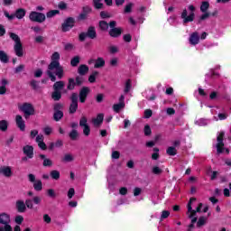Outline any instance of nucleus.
<instances>
[{
  "mask_svg": "<svg viewBox=\"0 0 231 231\" xmlns=\"http://www.w3.org/2000/svg\"><path fill=\"white\" fill-rule=\"evenodd\" d=\"M79 125H80V127L88 126V118H86V116L81 117V119L79 121Z\"/></svg>",
  "mask_w": 231,
  "mask_h": 231,
  "instance_id": "864d4df0",
  "label": "nucleus"
},
{
  "mask_svg": "<svg viewBox=\"0 0 231 231\" xmlns=\"http://www.w3.org/2000/svg\"><path fill=\"white\" fill-rule=\"evenodd\" d=\"M90 133L91 129L89 128V125L83 126V134H85V136H89Z\"/></svg>",
  "mask_w": 231,
  "mask_h": 231,
  "instance_id": "13d9d810",
  "label": "nucleus"
},
{
  "mask_svg": "<svg viewBox=\"0 0 231 231\" xmlns=\"http://www.w3.org/2000/svg\"><path fill=\"white\" fill-rule=\"evenodd\" d=\"M15 122L18 129L20 131H25L26 130V124L24 123V119H23V116L21 115H17L15 116Z\"/></svg>",
  "mask_w": 231,
  "mask_h": 231,
  "instance_id": "ddd939ff",
  "label": "nucleus"
},
{
  "mask_svg": "<svg viewBox=\"0 0 231 231\" xmlns=\"http://www.w3.org/2000/svg\"><path fill=\"white\" fill-rule=\"evenodd\" d=\"M29 19L32 23H44L46 21V15L42 13L32 11L29 14Z\"/></svg>",
  "mask_w": 231,
  "mask_h": 231,
  "instance_id": "6e6552de",
  "label": "nucleus"
},
{
  "mask_svg": "<svg viewBox=\"0 0 231 231\" xmlns=\"http://www.w3.org/2000/svg\"><path fill=\"white\" fill-rule=\"evenodd\" d=\"M106 66V60H104V58H97L96 60V63L94 64V68L100 69L104 68Z\"/></svg>",
  "mask_w": 231,
  "mask_h": 231,
  "instance_id": "4be33fe9",
  "label": "nucleus"
},
{
  "mask_svg": "<svg viewBox=\"0 0 231 231\" xmlns=\"http://www.w3.org/2000/svg\"><path fill=\"white\" fill-rule=\"evenodd\" d=\"M102 122H104V114H99L97 117L92 119V124L95 127H100V125H102Z\"/></svg>",
  "mask_w": 231,
  "mask_h": 231,
  "instance_id": "f3484780",
  "label": "nucleus"
},
{
  "mask_svg": "<svg viewBox=\"0 0 231 231\" xmlns=\"http://www.w3.org/2000/svg\"><path fill=\"white\" fill-rule=\"evenodd\" d=\"M39 158L42 161V165L44 167H53V161L48 158L45 154H40Z\"/></svg>",
  "mask_w": 231,
  "mask_h": 231,
  "instance_id": "2eb2a0df",
  "label": "nucleus"
},
{
  "mask_svg": "<svg viewBox=\"0 0 231 231\" xmlns=\"http://www.w3.org/2000/svg\"><path fill=\"white\" fill-rule=\"evenodd\" d=\"M89 91L90 89L88 87H84L79 91V101L81 102V104H84V102H86V98H88V95H89Z\"/></svg>",
  "mask_w": 231,
  "mask_h": 231,
  "instance_id": "4468645a",
  "label": "nucleus"
},
{
  "mask_svg": "<svg viewBox=\"0 0 231 231\" xmlns=\"http://www.w3.org/2000/svg\"><path fill=\"white\" fill-rule=\"evenodd\" d=\"M196 7L193 5H189L187 9H184L180 14V17L183 21V24L187 23H192L196 19Z\"/></svg>",
  "mask_w": 231,
  "mask_h": 231,
  "instance_id": "f03ea898",
  "label": "nucleus"
},
{
  "mask_svg": "<svg viewBox=\"0 0 231 231\" xmlns=\"http://www.w3.org/2000/svg\"><path fill=\"white\" fill-rule=\"evenodd\" d=\"M73 48H75V46L72 43H67L65 44V50L67 51H71V50H73Z\"/></svg>",
  "mask_w": 231,
  "mask_h": 231,
  "instance_id": "774afa93",
  "label": "nucleus"
},
{
  "mask_svg": "<svg viewBox=\"0 0 231 231\" xmlns=\"http://www.w3.org/2000/svg\"><path fill=\"white\" fill-rule=\"evenodd\" d=\"M89 71V68L87 65H80L78 69L79 75H86Z\"/></svg>",
  "mask_w": 231,
  "mask_h": 231,
  "instance_id": "bb28decb",
  "label": "nucleus"
},
{
  "mask_svg": "<svg viewBox=\"0 0 231 231\" xmlns=\"http://www.w3.org/2000/svg\"><path fill=\"white\" fill-rule=\"evenodd\" d=\"M59 14V10H51L47 13V17L51 19V17H55Z\"/></svg>",
  "mask_w": 231,
  "mask_h": 231,
  "instance_id": "49530a36",
  "label": "nucleus"
},
{
  "mask_svg": "<svg viewBox=\"0 0 231 231\" xmlns=\"http://www.w3.org/2000/svg\"><path fill=\"white\" fill-rule=\"evenodd\" d=\"M133 6H134L133 3L126 5L125 7V14H131L133 12Z\"/></svg>",
  "mask_w": 231,
  "mask_h": 231,
  "instance_id": "ea45409f",
  "label": "nucleus"
},
{
  "mask_svg": "<svg viewBox=\"0 0 231 231\" xmlns=\"http://www.w3.org/2000/svg\"><path fill=\"white\" fill-rule=\"evenodd\" d=\"M9 37L14 41V53L17 57H23V43L21 42V38L19 35L15 34L14 32H9Z\"/></svg>",
  "mask_w": 231,
  "mask_h": 231,
  "instance_id": "7ed1b4c3",
  "label": "nucleus"
},
{
  "mask_svg": "<svg viewBox=\"0 0 231 231\" xmlns=\"http://www.w3.org/2000/svg\"><path fill=\"white\" fill-rule=\"evenodd\" d=\"M47 194L50 198H56L57 194L55 193V189H50L47 190Z\"/></svg>",
  "mask_w": 231,
  "mask_h": 231,
  "instance_id": "e2e57ef3",
  "label": "nucleus"
},
{
  "mask_svg": "<svg viewBox=\"0 0 231 231\" xmlns=\"http://www.w3.org/2000/svg\"><path fill=\"white\" fill-rule=\"evenodd\" d=\"M46 73L51 79V82H55V80H57L56 77H58V79H62L64 77V68L60 66V62H51L48 66Z\"/></svg>",
  "mask_w": 231,
  "mask_h": 231,
  "instance_id": "f257e3e1",
  "label": "nucleus"
},
{
  "mask_svg": "<svg viewBox=\"0 0 231 231\" xmlns=\"http://www.w3.org/2000/svg\"><path fill=\"white\" fill-rule=\"evenodd\" d=\"M32 201L34 205H41V202L42 201V199L39 196H34L32 198Z\"/></svg>",
  "mask_w": 231,
  "mask_h": 231,
  "instance_id": "6e6d98bb",
  "label": "nucleus"
},
{
  "mask_svg": "<svg viewBox=\"0 0 231 231\" xmlns=\"http://www.w3.org/2000/svg\"><path fill=\"white\" fill-rule=\"evenodd\" d=\"M71 104H79V95L77 93H73L70 97Z\"/></svg>",
  "mask_w": 231,
  "mask_h": 231,
  "instance_id": "c03bdc74",
  "label": "nucleus"
},
{
  "mask_svg": "<svg viewBox=\"0 0 231 231\" xmlns=\"http://www.w3.org/2000/svg\"><path fill=\"white\" fill-rule=\"evenodd\" d=\"M166 152L169 156H176V154H178V150H176L175 146H170L166 150Z\"/></svg>",
  "mask_w": 231,
  "mask_h": 231,
  "instance_id": "a878e982",
  "label": "nucleus"
},
{
  "mask_svg": "<svg viewBox=\"0 0 231 231\" xmlns=\"http://www.w3.org/2000/svg\"><path fill=\"white\" fill-rule=\"evenodd\" d=\"M87 37L89 39H96L97 38V31H95V27H89L87 32Z\"/></svg>",
  "mask_w": 231,
  "mask_h": 231,
  "instance_id": "5701e85b",
  "label": "nucleus"
},
{
  "mask_svg": "<svg viewBox=\"0 0 231 231\" xmlns=\"http://www.w3.org/2000/svg\"><path fill=\"white\" fill-rule=\"evenodd\" d=\"M225 136V132H220V134L217 137V154H221L225 152V143H223V138Z\"/></svg>",
  "mask_w": 231,
  "mask_h": 231,
  "instance_id": "1a4fd4ad",
  "label": "nucleus"
},
{
  "mask_svg": "<svg viewBox=\"0 0 231 231\" xmlns=\"http://www.w3.org/2000/svg\"><path fill=\"white\" fill-rule=\"evenodd\" d=\"M77 109H79V103H71L69 106V113L73 115V113H77Z\"/></svg>",
  "mask_w": 231,
  "mask_h": 231,
  "instance_id": "f704fd0d",
  "label": "nucleus"
},
{
  "mask_svg": "<svg viewBox=\"0 0 231 231\" xmlns=\"http://www.w3.org/2000/svg\"><path fill=\"white\" fill-rule=\"evenodd\" d=\"M64 116V113L61 112H54L53 118L55 122H59L60 120H62V117Z\"/></svg>",
  "mask_w": 231,
  "mask_h": 231,
  "instance_id": "473e14b6",
  "label": "nucleus"
},
{
  "mask_svg": "<svg viewBox=\"0 0 231 231\" xmlns=\"http://www.w3.org/2000/svg\"><path fill=\"white\" fill-rule=\"evenodd\" d=\"M51 62H60L59 60H60V53L55 51L52 53V55L51 56Z\"/></svg>",
  "mask_w": 231,
  "mask_h": 231,
  "instance_id": "2f4dec72",
  "label": "nucleus"
},
{
  "mask_svg": "<svg viewBox=\"0 0 231 231\" xmlns=\"http://www.w3.org/2000/svg\"><path fill=\"white\" fill-rule=\"evenodd\" d=\"M51 98L55 101H59L60 98H62V94L59 90H54L52 92Z\"/></svg>",
  "mask_w": 231,
  "mask_h": 231,
  "instance_id": "c756f323",
  "label": "nucleus"
},
{
  "mask_svg": "<svg viewBox=\"0 0 231 231\" xmlns=\"http://www.w3.org/2000/svg\"><path fill=\"white\" fill-rule=\"evenodd\" d=\"M97 77H98V71H94L88 78V82L93 84L95 80H97Z\"/></svg>",
  "mask_w": 231,
  "mask_h": 231,
  "instance_id": "c9c22d12",
  "label": "nucleus"
},
{
  "mask_svg": "<svg viewBox=\"0 0 231 231\" xmlns=\"http://www.w3.org/2000/svg\"><path fill=\"white\" fill-rule=\"evenodd\" d=\"M131 91V80L128 79L125 82V93H129Z\"/></svg>",
  "mask_w": 231,
  "mask_h": 231,
  "instance_id": "5fc2aeb1",
  "label": "nucleus"
},
{
  "mask_svg": "<svg viewBox=\"0 0 231 231\" xmlns=\"http://www.w3.org/2000/svg\"><path fill=\"white\" fill-rule=\"evenodd\" d=\"M205 223H207V217H200L199 218V221L197 222V226H203V225H205Z\"/></svg>",
  "mask_w": 231,
  "mask_h": 231,
  "instance_id": "a18cd8bd",
  "label": "nucleus"
},
{
  "mask_svg": "<svg viewBox=\"0 0 231 231\" xmlns=\"http://www.w3.org/2000/svg\"><path fill=\"white\" fill-rule=\"evenodd\" d=\"M0 176H3L4 178H12V176H14L12 166H7V165L0 166Z\"/></svg>",
  "mask_w": 231,
  "mask_h": 231,
  "instance_id": "9b49d317",
  "label": "nucleus"
},
{
  "mask_svg": "<svg viewBox=\"0 0 231 231\" xmlns=\"http://www.w3.org/2000/svg\"><path fill=\"white\" fill-rule=\"evenodd\" d=\"M111 158H112V160H118L120 158V152L113 151Z\"/></svg>",
  "mask_w": 231,
  "mask_h": 231,
  "instance_id": "4d7b16f0",
  "label": "nucleus"
},
{
  "mask_svg": "<svg viewBox=\"0 0 231 231\" xmlns=\"http://www.w3.org/2000/svg\"><path fill=\"white\" fill-rule=\"evenodd\" d=\"M169 216H171V212H169L167 210H163L161 215V219H167V217H169Z\"/></svg>",
  "mask_w": 231,
  "mask_h": 231,
  "instance_id": "69168bd1",
  "label": "nucleus"
},
{
  "mask_svg": "<svg viewBox=\"0 0 231 231\" xmlns=\"http://www.w3.org/2000/svg\"><path fill=\"white\" fill-rule=\"evenodd\" d=\"M192 201H196V199L191 198L188 203V217H195L196 214H198V212H201V208H203V204L199 203L196 210L192 209Z\"/></svg>",
  "mask_w": 231,
  "mask_h": 231,
  "instance_id": "0eeeda50",
  "label": "nucleus"
},
{
  "mask_svg": "<svg viewBox=\"0 0 231 231\" xmlns=\"http://www.w3.org/2000/svg\"><path fill=\"white\" fill-rule=\"evenodd\" d=\"M0 60L4 64H7V62L9 60L8 54H6V52H5V51H0Z\"/></svg>",
  "mask_w": 231,
  "mask_h": 231,
  "instance_id": "b1692460",
  "label": "nucleus"
},
{
  "mask_svg": "<svg viewBox=\"0 0 231 231\" xmlns=\"http://www.w3.org/2000/svg\"><path fill=\"white\" fill-rule=\"evenodd\" d=\"M189 42L190 44H192L193 46H196V44L199 43V35L198 34V32H193L190 37H189Z\"/></svg>",
  "mask_w": 231,
  "mask_h": 231,
  "instance_id": "6ab92c4d",
  "label": "nucleus"
},
{
  "mask_svg": "<svg viewBox=\"0 0 231 231\" xmlns=\"http://www.w3.org/2000/svg\"><path fill=\"white\" fill-rule=\"evenodd\" d=\"M64 107V106L60 103H56L54 105V112H62V108Z\"/></svg>",
  "mask_w": 231,
  "mask_h": 231,
  "instance_id": "09e8293b",
  "label": "nucleus"
},
{
  "mask_svg": "<svg viewBox=\"0 0 231 231\" xmlns=\"http://www.w3.org/2000/svg\"><path fill=\"white\" fill-rule=\"evenodd\" d=\"M0 131H2L3 133H6V131H8V121L6 120L0 121Z\"/></svg>",
  "mask_w": 231,
  "mask_h": 231,
  "instance_id": "393cba45",
  "label": "nucleus"
},
{
  "mask_svg": "<svg viewBox=\"0 0 231 231\" xmlns=\"http://www.w3.org/2000/svg\"><path fill=\"white\" fill-rule=\"evenodd\" d=\"M14 221L17 223V225H21L24 221V217H23L21 215H18L15 217Z\"/></svg>",
  "mask_w": 231,
  "mask_h": 231,
  "instance_id": "052dcab7",
  "label": "nucleus"
},
{
  "mask_svg": "<svg viewBox=\"0 0 231 231\" xmlns=\"http://www.w3.org/2000/svg\"><path fill=\"white\" fill-rule=\"evenodd\" d=\"M69 136L72 140H77L79 138V132L77 130H72L69 133Z\"/></svg>",
  "mask_w": 231,
  "mask_h": 231,
  "instance_id": "a19ab883",
  "label": "nucleus"
},
{
  "mask_svg": "<svg viewBox=\"0 0 231 231\" xmlns=\"http://www.w3.org/2000/svg\"><path fill=\"white\" fill-rule=\"evenodd\" d=\"M23 154H25V156H27V158L32 160V158H33V146L25 145L23 147Z\"/></svg>",
  "mask_w": 231,
  "mask_h": 231,
  "instance_id": "dca6fc26",
  "label": "nucleus"
},
{
  "mask_svg": "<svg viewBox=\"0 0 231 231\" xmlns=\"http://www.w3.org/2000/svg\"><path fill=\"white\" fill-rule=\"evenodd\" d=\"M124 107H125V103H118L113 106L115 113H120V110L124 109Z\"/></svg>",
  "mask_w": 231,
  "mask_h": 231,
  "instance_id": "c85d7f7f",
  "label": "nucleus"
},
{
  "mask_svg": "<svg viewBox=\"0 0 231 231\" xmlns=\"http://www.w3.org/2000/svg\"><path fill=\"white\" fill-rule=\"evenodd\" d=\"M68 89L71 90V89H75V79H69V84H68Z\"/></svg>",
  "mask_w": 231,
  "mask_h": 231,
  "instance_id": "3c124183",
  "label": "nucleus"
},
{
  "mask_svg": "<svg viewBox=\"0 0 231 231\" xmlns=\"http://www.w3.org/2000/svg\"><path fill=\"white\" fill-rule=\"evenodd\" d=\"M26 15V10L23 8H19L14 13V17L16 19H23V17Z\"/></svg>",
  "mask_w": 231,
  "mask_h": 231,
  "instance_id": "412c9836",
  "label": "nucleus"
},
{
  "mask_svg": "<svg viewBox=\"0 0 231 231\" xmlns=\"http://www.w3.org/2000/svg\"><path fill=\"white\" fill-rule=\"evenodd\" d=\"M18 109L24 114L25 118H28V116H33V115H35V107L33 105H32V103L18 104Z\"/></svg>",
  "mask_w": 231,
  "mask_h": 231,
  "instance_id": "39448f33",
  "label": "nucleus"
},
{
  "mask_svg": "<svg viewBox=\"0 0 231 231\" xmlns=\"http://www.w3.org/2000/svg\"><path fill=\"white\" fill-rule=\"evenodd\" d=\"M4 15L6 18H8L9 21H14V19H15V15L14 14H10V13H8V11H5Z\"/></svg>",
  "mask_w": 231,
  "mask_h": 231,
  "instance_id": "bf43d9fd",
  "label": "nucleus"
},
{
  "mask_svg": "<svg viewBox=\"0 0 231 231\" xmlns=\"http://www.w3.org/2000/svg\"><path fill=\"white\" fill-rule=\"evenodd\" d=\"M34 42L37 44H42L44 42V36L38 35L34 38Z\"/></svg>",
  "mask_w": 231,
  "mask_h": 231,
  "instance_id": "603ef678",
  "label": "nucleus"
},
{
  "mask_svg": "<svg viewBox=\"0 0 231 231\" xmlns=\"http://www.w3.org/2000/svg\"><path fill=\"white\" fill-rule=\"evenodd\" d=\"M143 132L145 136H151V134H152V131L151 130V126L149 125H145Z\"/></svg>",
  "mask_w": 231,
  "mask_h": 231,
  "instance_id": "79ce46f5",
  "label": "nucleus"
},
{
  "mask_svg": "<svg viewBox=\"0 0 231 231\" xmlns=\"http://www.w3.org/2000/svg\"><path fill=\"white\" fill-rule=\"evenodd\" d=\"M42 142H44V135H42V134H38V135L36 136V143H42Z\"/></svg>",
  "mask_w": 231,
  "mask_h": 231,
  "instance_id": "338daca9",
  "label": "nucleus"
},
{
  "mask_svg": "<svg viewBox=\"0 0 231 231\" xmlns=\"http://www.w3.org/2000/svg\"><path fill=\"white\" fill-rule=\"evenodd\" d=\"M73 160H75V157L70 153H67L63 157V162H73Z\"/></svg>",
  "mask_w": 231,
  "mask_h": 231,
  "instance_id": "e433bc0d",
  "label": "nucleus"
},
{
  "mask_svg": "<svg viewBox=\"0 0 231 231\" xmlns=\"http://www.w3.org/2000/svg\"><path fill=\"white\" fill-rule=\"evenodd\" d=\"M6 86H8V79H2L0 81V95H6Z\"/></svg>",
  "mask_w": 231,
  "mask_h": 231,
  "instance_id": "a211bd4d",
  "label": "nucleus"
},
{
  "mask_svg": "<svg viewBox=\"0 0 231 231\" xmlns=\"http://www.w3.org/2000/svg\"><path fill=\"white\" fill-rule=\"evenodd\" d=\"M12 219L10 218V215L8 213H0V225H4V226H0V231H12Z\"/></svg>",
  "mask_w": 231,
  "mask_h": 231,
  "instance_id": "20e7f679",
  "label": "nucleus"
},
{
  "mask_svg": "<svg viewBox=\"0 0 231 231\" xmlns=\"http://www.w3.org/2000/svg\"><path fill=\"white\" fill-rule=\"evenodd\" d=\"M22 71H24V65H19L14 69V73L16 74L22 73Z\"/></svg>",
  "mask_w": 231,
  "mask_h": 231,
  "instance_id": "680f3d73",
  "label": "nucleus"
},
{
  "mask_svg": "<svg viewBox=\"0 0 231 231\" xmlns=\"http://www.w3.org/2000/svg\"><path fill=\"white\" fill-rule=\"evenodd\" d=\"M64 88V81L55 82L53 85L54 91H60Z\"/></svg>",
  "mask_w": 231,
  "mask_h": 231,
  "instance_id": "7c9ffc66",
  "label": "nucleus"
},
{
  "mask_svg": "<svg viewBox=\"0 0 231 231\" xmlns=\"http://www.w3.org/2000/svg\"><path fill=\"white\" fill-rule=\"evenodd\" d=\"M110 37H120L122 35V29L121 28H114L109 31Z\"/></svg>",
  "mask_w": 231,
  "mask_h": 231,
  "instance_id": "aec40b11",
  "label": "nucleus"
},
{
  "mask_svg": "<svg viewBox=\"0 0 231 231\" xmlns=\"http://www.w3.org/2000/svg\"><path fill=\"white\" fill-rule=\"evenodd\" d=\"M99 28L103 31L107 30L109 28V24L106 21L99 22Z\"/></svg>",
  "mask_w": 231,
  "mask_h": 231,
  "instance_id": "37998d69",
  "label": "nucleus"
},
{
  "mask_svg": "<svg viewBox=\"0 0 231 231\" xmlns=\"http://www.w3.org/2000/svg\"><path fill=\"white\" fill-rule=\"evenodd\" d=\"M75 26V19L68 18L62 24V32H69Z\"/></svg>",
  "mask_w": 231,
  "mask_h": 231,
  "instance_id": "f8f14e48",
  "label": "nucleus"
},
{
  "mask_svg": "<svg viewBox=\"0 0 231 231\" xmlns=\"http://www.w3.org/2000/svg\"><path fill=\"white\" fill-rule=\"evenodd\" d=\"M34 77L36 79H40V77H42V69H37L35 71H34Z\"/></svg>",
  "mask_w": 231,
  "mask_h": 231,
  "instance_id": "0e129e2a",
  "label": "nucleus"
},
{
  "mask_svg": "<svg viewBox=\"0 0 231 231\" xmlns=\"http://www.w3.org/2000/svg\"><path fill=\"white\" fill-rule=\"evenodd\" d=\"M94 3V6L95 8H97V10H102V8L104 7V4H102V1H95Z\"/></svg>",
  "mask_w": 231,
  "mask_h": 231,
  "instance_id": "8fccbe9b",
  "label": "nucleus"
},
{
  "mask_svg": "<svg viewBox=\"0 0 231 231\" xmlns=\"http://www.w3.org/2000/svg\"><path fill=\"white\" fill-rule=\"evenodd\" d=\"M28 180L31 183H33L34 190H37L38 192H40V190H42V181L41 180H36L35 175L30 173L28 175Z\"/></svg>",
  "mask_w": 231,
  "mask_h": 231,
  "instance_id": "9d476101",
  "label": "nucleus"
},
{
  "mask_svg": "<svg viewBox=\"0 0 231 231\" xmlns=\"http://www.w3.org/2000/svg\"><path fill=\"white\" fill-rule=\"evenodd\" d=\"M42 131L46 136H50V134L53 133V128H51V126H45L42 128Z\"/></svg>",
  "mask_w": 231,
  "mask_h": 231,
  "instance_id": "4c0bfd02",
  "label": "nucleus"
},
{
  "mask_svg": "<svg viewBox=\"0 0 231 231\" xmlns=\"http://www.w3.org/2000/svg\"><path fill=\"white\" fill-rule=\"evenodd\" d=\"M51 177L52 180H60V172L57 170H53L51 171Z\"/></svg>",
  "mask_w": 231,
  "mask_h": 231,
  "instance_id": "72a5a7b5",
  "label": "nucleus"
},
{
  "mask_svg": "<svg viewBox=\"0 0 231 231\" xmlns=\"http://www.w3.org/2000/svg\"><path fill=\"white\" fill-rule=\"evenodd\" d=\"M108 51L109 53H113V54L118 53V47H116V45H110L108 47Z\"/></svg>",
  "mask_w": 231,
  "mask_h": 231,
  "instance_id": "de8ad7c7",
  "label": "nucleus"
},
{
  "mask_svg": "<svg viewBox=\"0 0 231 231\" xmlns=\"http://www.w3.org/2000/svg\"><path fill=\"white\" fill-rule=\"evenodd\" d=\"M26 207L27 208H33V201L32 199H26L25 203L23 200H17L16 201V209L18 212L23 213L26 212Z\"/></svg>",
  "mask_w": 231,
  "mask_h": 231,
  "instance_id": "423d86ee",
  "label": "nucleus"
},
{
  "mask_svg": "<svg viewBox=\"0 0 231 231\" xmlns=\"http://www.w3.org/2000/svg\"><path fill=\"white\" fill-rule=\"evenodd\" d=\"M80 62V57L76 56L74 57L71 60H70V64L71 66L75 67V66H79Z\"/></svg>",
  "mask_w": 231,
  "mask_h": 231,
  "instance_id": "58836bf2",
  "label": "nucleus"
},
{
  "mask_svg": "<svg viewBox=\"0 0 231 231\" xmlns=\"http://www.w3.org/2000/svg\"><path fill=\"white\" fill-rule=\"evenodd\" d=\"M208 8H210V3L204 1L201 3L200 5V12H202L203 14L207 13V10H208Z\"/></svg>",
  "mask_w": 231,
  "mask_h": 231,
  "instance_id": "cd10ccee",
  "label": "nucleus"
}]
</instances>
